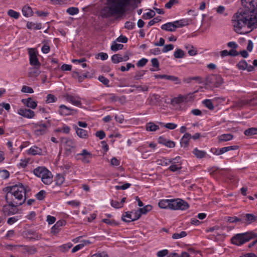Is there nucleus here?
<instances>
[{
  "label": "nucleus",
  "instance_id": "54",
  "mask_svg": "<svg viewBox=\"0 0 257 257\" xmlns=\"http://www.w3.org/2000/svg\"><path fill=\"white\" fill-rule=\"evenodd\" d=\"M237 146H228V147H223V148H222L220 149V151L222 153V154L228 152V151H231V150H236L237 149Z\"/></svg>",
  "mask_w": 257,
  "mask_h": 257
},
{
  "label": "nucleus",
  "instance_id": "1",
  "mask_svg": "<svg viewBox=\"0 0 257 257\" xmlns=\"http://www.w3.org/2000/svg\"><path fill=\"white\" fill-rule=\"evenodd\" d=\"M242 2H248L253 7L255 5L256 10L251 12L250 15L245 12H238L232 17L233 30L240 34L247 33L257 27V0H242Z\"/></svg>",
  "mask_w": 257,
  "mask_h": 257
},
{
  "label": "nucleus",
  "instance_id": "6",
  "mask_svg": "<svg viewBox=\"0 0 257 257\" xmlns=\"http://www.w3.org/2000/svg\"><path fill=\"white\" fill-rule=\"evenodd\" d=\"M6 201L8 204L4 205L3 207V211L4 213L7 215H11L16 214L18 212V209L17 207L21 204H17L15 201H12L8 197H6Z\"/></svg>",
  "mask_w": 257,
  "mask_h": 257
},
{
  "label": "nucleus",
  "instance_id": "3",
  "mask_svg": "<svg viewBox=\"0 0 257 257\" xmlns=\"http://www.w3.org/2000/svg\"><path fill=\"white\" fill-rule=\"evenodd\" d=\"M8 192L6 197L16 201L17 204H22L26 200V189L21 183L8 186L6 188Z\"/></svg>",
  "mask_w": 257,
  "mask_h": 257
},
{
  "label": "nucleus",
  "instance_id": "25",
  "mask_svg": "<svg viewBox=\"0 0 257 257\" xmlns=\"http://www.w3.org/2000/svg\"><path fill=\"white\" fill-rule=\"evenodd\" d=\"M208 232H212L214 235H220L222 233V229L218 226H215L208 229Z\"/></svg>",
  "mask_w": 257,
  "mask_h": 257
},
{
  "label": "nucleus",
  "instance_id": "23",
  "mask_svg": "<svg viewBox=\"0 0 257 257\" xmlns=\"http://www.w3.org/2000/svg\"><path fill=\"white\" fill-rule=\"evenodd\" d=\"M175 24H174V22L173 23H168L163 25L161 26V28L163 30L168 31H170V32L175 31L176 29L175 28Z\"/></svg>",
  "mask_w": 257,
  "mask_h": 257
},
{
  "label": "nucleus",
  "instance_id": "33",
  "mask_svg": "<svg viewBox=\"0 0 257 257\" xmlns=\"http://www.w3.org/2000/svg\"><path fill=\"white\" fill-rule=\"evenodd\" d=\"M40 71L39 70V68L35 67L30 69L29 75L30 77H37L40 74Z\"/></svg>",
  "mask_w": 257,
  "mask_h": 257
},
{
  "label": "nucleus",
  "instance_id": "48",
  "mask_svg": "<svg viewBox=\"0 0 257 257\" xmlns=\"http://www.w3.org/2000/svg\"><path fill=\"white\" fill-rule=\"evenodd\" d=\"M131 212L132 214L133 221L138 220L141 217V213L139 211V209L137 210H133Z\"/></svg>",
  "mask_w": 257,
  "mask_h": 257
},
{
  "label": "nucleus",
  "instance_id": "7",
  "mask_svg": "<svg viewBox=\"0 0 257 257\" xmlns=\"http://www.w3.org/2000/svg\"><path fill=\"white\" fill-rule=\"evenodd\" d=\"M48 127V124L39 122L32 124V128L34 134L36 136H41L47 133Z\"/></svg>",
  "mask_w": 257,
  "mask_h": 257
},
{
  "label": "nucleus",
  "instance_id": "9",
  "mask_svg": "<svg viewBox=\"0 0 257 257\" xmlns=\"http://www.w3.org/2000/svg\"><path fill=\"white\" fill-rule=\"evenodd\" d=\"M170 161L171 165L168 169L169 171L175 172L181 170L182 162L179 156H177L173 159H170Z\"/></svg>",
  "mask_w": 257,
  "mask_h": 257
},
{
  "label": "nucleus",
  "instance_id": "30",
  "mask_svg": "<svg viewBox=\"0 0 257 257\" xmlns=\"http://www.w3.org/2000/svg\"><path fill=\"white\" fill-rule=\"evenodd\" d=\"M160 100V96L158 94H154L152 95L150 99V103L152 105H156Z\"/></svg>",
  "mask_w": 257,
  "mask_h": 257
},
{
  "label": "nucleus",
  "instance_id": "39",
  "mask_svg": "<svg viewBox=\"0 0 257 257\" xmlns=\"http://www.w3.org/2000/svg\"><path fill=\"white\" fill-rule=\"evenodd\" d=\"M176 29L177 28H180L186 26L188 24L187 21L186 20H181L174 22Z\"/></svg>",
  "mask_w": 257,
  "mask_h": 257
},
{
  "label": "nucleus",
  "instance_id": "16",
  "mask_svg": "<svg viewBox=\"0 0 257 257\" xmlns=\"http://www.w3.org/2000/svg\"><path fill=\"white\" fill-rule=\"evenodd\" d=\"M172 199H161L159 201L158 203V205L160 208L165 209H170L172 210Z\"/></svg>",
  "mask_w": 257,
  "mask_h": 257
},
{
  "label": "nucleus",
  "instance_id": "20",
  "mask_svg": "<svg viewBox=\"0 0 257 257\" xmlns=\"http://www.w3.org/2000/svg\"><path fill=\"white\" fill-rule=\"evenodd\" d=\"M27 153L32 155H43V151L42 149L36 146H33L31 147L28 151Z\"/></svg>",
  "mask_w": 257,
  "mask_h": 257
},
{
  "label": "nucleus",
  "instance_id": "46",
  "mask_svg": "<svg viewBox=\"0 0 257 257\" xmlns=\"http://www.w3.org/2000/svg\"><path fill=\"white\" fill-rule=\"evenodd\" d=\"M70 131V127L66 124H63L62 127H59L57 130V132H61L66 134H69Z\"/></svg>",
  "mask_w": 257,
  "mask_h": 257
},
{
  "label": "nucleus",
  "instance_id": "52",
  "mask_svg": "<svg viewBox=\"0 0 257 257\" xmlns=\"http://www.w3.org/2000/svg\"><path fill=\"white\" fill-rule=\"evenodd\" d=\"M65 179L64 177L62 175L58 174L56 176L55 179L56 184L58 185H62L64 182Z\"/></svg>",
  "mask_w": 257,
  "mask_h": 257
},
{
  "label": "nucleus",
  "instance_id": "5",
  "mask_svg": "<svg viewBox=\"0 0 257 257\" xmlns=\"http://www.w3.org/2000/svg\"><path fill=\"white\" fill-rule=\"evenodd\" d=\"M34 174L41 178L42 181L45 184L49 185L52 182L51 172L44 167H38L33 170Z\"/></svg>",
  "mask_w": 257,
  "mask_h": 257
},
{
  "label": "nucleus",
  "instance_id": "28",
  "mask_svg": "<svg viewBox=\"0 0 257 257\" xmlns=\"http://www.w3.org/2000/svg\"><path fill=\"white\" fill-rule=\"evenodd\" d=\"M33 11L31 7L25 6L22 9L23 15L26 17H30L33 15Z\"/></svg>",
  "mask_w": 257,
  "mask_h": 257
},
{
  "label": "nucleus",
  "instance_id": "4",
  "mask_svg": "<svg viewBox=\"0 0 257 257\" xmlns=\"http://www.w3.org/2000/svg\"><path fill=\"white\" fill-rule=\"evenodd\" d=\"M256 236L257 234L252 231L237 233L231 237V241L233 244L241 246Z\"/></svg>",
  "mask_w": 257,
  "mask_h": 257
},
{
  "label": "nucleus",
  "instance_id": "35",
  "mask_svg": "<svg viewBox=\"0 0 257 257\" xmlns=\"http://www.w3.org/2000/svg\"><path fill=\"white\" fill-rule=\"evenodd\" d=\"M122 219L125 222H131L133 221L132 214L131 212H125L122 216Z\"/></svg>",
  "mask_w": 257,
  "mask_h": 257
},
{
  "label": "nucleus",
  "instance_id": "12",
  "mask_svg": "<svg viewBox=\"0 0 257 257\" xmlns=\"http://www.w3.org/2000/svg\"><path fill=\"white\" fill-rule=\"evenodd\" d=\"M76 109L61 104L59 107V113L61 115L67 116L73 115L76 113Z\"/></svg>",
  "mask_w": 257,
  "mask_h": 257
},
{
  "label": "nucleus",
  "instance_id": "61",
  "mask_svg": "<svg viewBox=\"0 0 257 257\" xmlns=\"http://www.w3.org/2000/svg\"><path fill=\"white\" fill-rule=\"evenodd\" d=\"M148 61V60L147 59L143 58L138 61L137 63V66L139 67H143L146 65Z\"/></svg>",
  "mask_w": 257,
  "mask_h": 257
},
{
  "label": "nucleus",
  "instance_id": "17",
  "mask_svg": "<svg viewBox=\"0 0 257 257\" xmlns=\"http://www.w3.org/2000/svg\"><path fill=\"white\" fill-rule=\"evenodd\" d=\"M155 77L156 79H166L172 81L174 82L176 84L181 83V80L178 77L175 76L168 75H155Z\"/></svg>",
  "mask_w": 257,
  "mask_h": 257
},
{
  "label": "nucleus",
  "instance_id": "62",
  "mask_svg": "<svg viewBox=\"0 0 257 257\" xmlns=\"http://www.w3.org/2000/svg\"><path fill=\"white\" fill-rule=\"evenodd\" d=\"M215 86L216 87H219L223 82L222 78L219 75L215 76Z\"/></svg>",
  "mask_w": 257,
  "mask_h": 257
},
{
  "label": "nucleus",
  "instance_id": "64",
  "mask_svg": "<svg viewBox=\"0 0 257 257\" xmlns=\"http://www.w3.org/2000/svg\"><path fill=\"white\" fill-rule=\"evenodd\" d=\"M91 257H108V255L106 252L102 251L93 254Z\"/></svg>",
  "mask_w": 257,
  "mask_h": 257
},
{
  "label": "nucleus",
  "instance_id": "24",
  "mask_svg": "<svg viewBox=\"0 0 257 257\" xmlns=\"http://www.w3.org/2000/svg\"><path fill=\"white\" fill-rule=\"evenodd\" d=\"M77 136L82 139H86L88 137L87 131L79 127L75 128Z\"/></svg>",
  "mask_w": 257,
  "mask_h": 257
},
{
  "label": "nucleus",
  "instance_id": "32",
  "mask_svg": "<svg viewBox=\"0 0 257 257\" xmlns=\"http://www.w3.org/2000/svg\"><path fill=\"white\" fill-rule=\"evenodd\" d=\"M257 220V216L252 214H246L245 215V221L248 223H251Z\"/></svg>",
  "mask_w": 257,
  "mask_h": 257
},
{
  "label": "nucleus",
  "instance_id": "59",
  "mask_svg": "<svg viewBox=\"0 0 257 257\" xmlns=\"http://www.w3.org/2000/svg\"><path fill=\"white\" fill-rule=\"evenodd\" d=\"M135 23L130 21L126 22L124 24V28L128 30H133L135 28Z\"/></svg>",
  "mask_w": 257,
  "mask_h": 257
},
{
  "label": "nucleus",
  "instance_id": "58",
  "mask_svg": "<svg viewBox=\"0 0 257 257\" xmlns=\"http://www.w3.org/2000/svg\"><path fill=\"white\" fill-rule=\"evenodd\" d=\"M216 12L219 14H223L226 16L227 14L225 13V8L223 6H219L216 8Z\"/></svg>",
  "mask_w": 257,
  "mask_h": 257
},
{
  "label": "nucleus",
  "instance_id": "40",
  "mask_svg": "<svg viewBox=\"0 0 257 257\" xmlns=\"http://www.w3.org/2000/svg\"><path fill=\"white\" fill-rule=\"evenodd\" d=\"M111 60L114 63H118L122 61V57L119 54H114L111 56Z\"/></svg>",
  "mask_w": 257,
  "mask_h": 257
},
{
  "label": "nucleus",
  "instance_id": "15",
  "mask_svg": "<svg viewBox=\"0 0 257 257\" xmlns=\"http://www.w3.org/2000/svg\"><path fill=\"white\" fill-rule=\"evenodd\" d=\"M18 113L21 116L29 119L34 118L35 116V112L30 109L21 108L18 110Z\"/></svg>",
  "mask_w": 257,
  "mask_h": 257
},
{
  "label": "nucleus",
  "instance_id": "51",
  "mask_svg": "<svg viewBox=\"0 0 257 257\" xmlns=\"http://www.w3.org/2000/svg\"><path fill=\"white\" fill-rule=\"evenodd\" d=\"M132 87L135 88L139 91H147L148 90V86L146 85H133Z\"/></svg>",
  "mask_w": 257,
  "mask_h": 257
},
{
  "label": "nucleus",
  "instance_id": "18",
  "mask_svg": "<svg viewBox=\"0 0 257 257\" xmlns=\"http://www.w3.org/2000/svg\"><path fill=\"white\" fill-rule=\"evenodd\" d=\"M237 67L239 70H247L248 72L252 71L254 70L253 67L251 65H248L245 60L239 61L237 64Z\"/></svg>",
  "mask_w": 257,
  "mask_h": 257
},
{
  "label": "nucleus",
  "instance_id": "38",
  "mask_svg": "<svg viewBox=\"0 0 257 257\" xmlns=\"http://www.w3.org/2000/svg\"><path fill=\"white\" fill-rule=\"evenodd\" d=\"M233 136L230 134H223L219 137V139L221 141H228L232 140Z\"/></svg>",
  "mask_w": 257,
  "mask_h": 257
},
{
  "label": "nucleus",
  "instance_id": "10",
  "mask_svg": "<svg viewBox=\"0 0 257 257\" xmlns=\"http://www.w3.org/2000/svg\"><path fill=\"white\" fill-rule=\"evenodd\" d=\"M29 54L30 57V64L34 67L40 68L41 64L37 58V54L35 50L32 48L30 49Z\"/></svg>",
  "mask_w": 257,
  "mask_h": 257
},
{
  "label": "nucleus",
  "instance_id": "42",
  "mask_svg": "<svg viewBox=\"0 0 257 257\" xmlns=\"http://www.w3.org/2000/svg\"><path fill=\"white\" fill-rule=\"evenodd\" d=\"M187 235L186 231H182L180 233H175L172 235V238L174 239H178L185 237Z\"/></svg>",
  "mask_w": 257,
  "mask_h": 257
},
{
  "label": "nucleus",
  "instance_id": "41",
  "mask_svg": "<svg viewBox=\"0 0 257 257\" xmlns=\"http://www.w3.org/2000/svg\"><path fill=\"white\" fill-rule=\"evenodd\" d=\"M123 45L120 44H117L115 42H113L111 46V50L113 51H117L119 50H121L123 48Z\"/></svg>",
  "mask_w": 257,
  "mask_h": 257
},
{
  "label": "nucleus",
  "instance_id": "22",
  "mask_svg": "<svg viewBox=\"0 0 257 257\" xmlns=\"http://www.w3.org/2000/svg\"><path fill=\"white\" fill-rule=\"evenodd\" d=\"M191 138V135L189 133H185L180 141V144L182 147L186 148L188 146L189 141Z\"/></svg>",
  "mask_w": 257,
  "mask_h": 257
},
{
  "label": "nucleus",
  "instance_id": "47",
  "mask_svg": "<svg viewBox=\"0 0 257 257\" xmlns=\"http://www.w3.org/2000/svg\"><path fill=\"white\" fill-rule=\"evenodd\" d=\"M152 209V207L151 205H147L145 206V207L140 208L139 209V211L141 213V215L142 214H145L149 211H151Z\"/></svg>",
  "mask_w": 257,
  "mask_h": 257
},
{
  "label": "nucleus",
  "instance_id": "55",
  "mask_svg": "<svg viewBox=\"0 0 257 257\" xmlns=\"http://www.w3.org/2000/svg\"><path fill=\"white\" fill-rule=\"evenodd\" d=\"M57 99V97L54 95L49 94L47 96L46 101L47 103H50L56 101Z\"/></svg>",
  "mask_w": 257,
  "mask_h": 257
},
{
  "label": "nucleus",
  "instance_id": "19",
  "mask_svg": "<svg viewBox=\"0 0 257 257\" xmlns=\"http://www.w3.org/2000/svg\"><path fill=\"white\" fill-rule=\"evenodd\" d=\"M22 102L28 107L33 109H35L37 106V102L33 100L31 97H29L27 99H23Z\"/></svg>",
  "mask_w": 257,
  "mask_h": 257
},
{
  "label": "nucleus",
  "instance_id": "21",
  "mask_svg": "<svg viewBox=\"0 0 257 257\" xmlns=\"http://www.w3.org/2000/svg\"><path fill=\"white\" fill-rule=\"evenodd\" d=\"M158 142L170 148H173L175 146V144L173 141L168 140L163 137H160L159 138Z\"/></svg>",
  "mask_w": 257,
  "mask_h": 257
},
{
  "label": "nucleus",
  "instance_id": "14",
  "mask_svg": "<svg viewBox=\"0 0 257 257\" xmlns=\"http://www.w3.org/2000/svg\"><path fill=\"white\" fill-rule=\"evenodd\" d=\"M76 157L78 159H80L83 163H88L92 158V155L86 149H83L80 153L76 155Z\"/></svg>",
  "mask_w": 257,
  "mask_h": 257
},
{
  "label": "nucleus",
  "instance_id": "60",
  "mask_svg": "<svg viewBox=\"0 0 257 257\" xmlns=\"http://www.w3.org/2000/svg\"><path fill=\"white\" fill-rule=\"evenodd\" d=\"M98 80L106 86H109V80L103 76H100L98 78Z\"/></svg>",
  "mask_w": 257,
  "mask_h": 257
},
{
  "label": "nucleus",
  "instance_id": "37",
  "mask_svg": "<svg viewBox=\"0 0 257 257\" xmlns=\"http://www.w3.org/2000/svg\"><path fill=\"white\" fill-rule=\"evenodd\" d=\"M184 55V51L180 49H177L174 52V56L175 58H182Z\"/></svg>",
  "mask_w": 257,
  "mask_h": 257
},
{
  "label": "nucleus",
  "instance_id": "8",
  "mask_svg": "<svg viewBox=\"0 0 257 257\" xmlns=\"http://www.w3.org/2000/svg\"><path fill=\"white\" fill-rule=\"evenodd\" d=\"M189 207V205L188 203L181 199L177 198L173 199L172 208L173 210H185Z\"/></svg>",
  "mask_w": 257,
  "mask_h": 257
},
{
  "label": "nucleus",
  "instance_id": "53",
  "mask_svg": "<svg viewBox=\"0 0 257 257\" xmlns=\"http://www.w3.org/2000/svg\"><path fill=\"white\" fill-rule=\"evenodd\" d=\"M160 124L164 127L168 128L169 130H174L176 128L177 126V125L174 123H167L166 124H164L163 123L161 122Z\"/></svg>",
  "mask_w": 257,
  "mask_h": 257
},
{
  "label": "nucleus",
  "instance_id": "57",
  "mask_svg": "<svg viewBox=\"0 0 257 257\" xmlns=\"http://www.w3.org/2000/svg\"><path fill=\"white\" fill-rule=\"evenodd\" d=\"M179 3V0H169L165 5V7L167 9H171L174 5L177 4Z\"/></svg>",
  "mask_w": 257,
  "mask_h": 257
},
{
  "label": "nucleus",
  "instance_id": "11",
  "mask_svg": "<svg viewBox=\"0 0 257 257\" xmlns=\"http://www.w3.org/2000/svg\"><path fill=\"white\" fill-rule=\"evenodd\" d=\"M64 148L67 154L72 152V150L76 147V144L74 141L69 138H64L62 140Z\"/></svg>",
  "mask_w": 257,
  "mask_h": 257
},
{
  "label": "nucleus",
  "instance_id": "29",
  "mask_svg": "<svg viewBox=\"0 0 257 257\" xmlns=\"http://www.w3.org/2000/svg\"><path fill=\"white\" fill-rule=\"evenodd\" d=\"M27 27L30 30H40L42 26L40 23H34L33 22H28Z\"/></svg>",
  "mask_w": 257,
  "mask_h": 257
},
{
  "label": "nucleus",
  "instance_id": "56",
  "mask_svg": "<svg viewBox=\"0 0 257 257\" xmlns=\"http://www.w3.org/2000/svg\"><path fill=\"white\" fill-rule=\"evenodd\" d=\"M111 206L116 209L122 208L121 204L117 200H111L110 202Z\"/></svg>",
  "mask_w": 257,
  "mask_h": 257
},
{
  "label": "nucleus",
  "instance_id": "45",
  "mask_svg": "<svg viewBox=\"0 0 257 257\" xmlns=\"http://www.w3.org/2000/svg\"><path fill=\"white\" fill-rule=\"evenodd\" d=\"M155 16V13L153 10H149V12L144 13L143 15V18L144 19H150Z\"/></svg>",
  "mask_w": 257,
  "mask_h": 257
},
{
  "label": "nucleus",
  "instance_id": "13",
  "mask_svg": "<svg viewBox=\"0 0 257 257\" xmlns=\"http://www.w3.org/2000/svg\"><path fill=\"white\" fill-rule=\"evenodd\" d=\"M64 97L66 101L75 106L80 107L82 104L81 98L77 95L66 94Z\"/></svg>",
  "mask_w": 257,
  "mask_h": 257
},
{
  "label": "nucleus",
  "instance_id": "63",
  "mask_svg": "<svg viewBox=\"0 0 257 257\" xmlns=\"http://www.w3.org/2000/svg\"><path fill=\"white\" fill-rule=\"evenodd\" d=\"M169 253V251L167 249H162L159 250L157 253L158 257H164L167 255Z\"/></svg>",
  "mask_w": 257,
  "mask_h": 257
},
{
  "label": "nucleus",
  "instance_id": "36",
  "mask_svg": "<svg viewBox=\"0 0 257 257\" xmlns=\"http://www.w3.org/2000/svg\"><path fill=\"white\" fill-rule=\"evenodd\" d=\"M244 134L247 136H251L252 135H257V128L255 127L249 128L245 131Z\"/></svg>",
  "mask_w": 257,
  "mask_h": 257
},
{
  "label": "nucleus",
  "instance_id": "44",
  "mask_svg": "<svg viewBox=\"0 0 257 257\" xmlns=\"http://www.w3.org/2000/svg\"><path fill=\"white\" fill-rule=\"evenodd\" d=\"M8 15L13 18H15L16 19H18L20 16V14L19 13L13 10H9L8 11Z\"/></svg>",
  "mask_w": 257,
  "mask_h": 257
},
{
  "label": "nucleus",
  "instance_id": "2",
  "mask_svg": "<svg viewBox=\"0 0 257 257\" xmlns=\"http://www.w3.org/2000/svg\"><path fill=\"white\" fill-rule=\"evenodd\" d=\"M141 0H105L104 6L100 11L103 18L122 16L130 8L137 7Z\"/></svg>",
  "mask_w": 257,
  "mask_h": 257
},
{
  "label": "nucleus",
  "instance_id": "50",
  "mask_svg": "<svg viewBox=\"0 0 257 257\" xmlns=\"http://www.w3.org/2000/svg\"><path fill=\"white\" fill-rule=\"evenodd\" d=\"M66 12L70 15H75L79 13V9L76 7H70L67 9Z\"/></svg>",
  "mask_w": 257,
  "mask_h": 257
},
{
  "label": "nucleus",
  "instance_id": "31",
  "mask_svg": "<svg viewBox=\"0 0 257 257\" xmlns=\"http://www.w3.org/2000/svg\"><path fill=\"white\" fill-rule=\"evenodd\" d=\"M157 164L159 165L162 166H167L170 164V159L167 158H162L160 159H158L156 161Z\"/></svg>",
  "mask_w": 257,
  "mask_h": 257
},
{
  "label": "nucleus",
  "instance_id": "26",
  "mask_svg": "<svg viewBox=\"0 0 257 257\" xmlns=\"http://www.w3.org/2000/svg\"><path fill=\"white\" fill-rule=\"evenodd\" d=\"M192 153L198 159L204 158L207 154L205 151L198 150L197 148L194 149Z\"/></svg>",
  "mask_w": 257,
  "mask_h": 257
},
{
  "label": "nucleus",
  "instance_id": "43",
  "mask_svg": "<svg viewBox=\"0 0 257 257\" xmlns=\"http://www.w3.org/2000/svg\"><path fill=\"white\" fill-rule=\"evenodd\" d=\"M187 98V96L180 95L178 97L174 98V101L177 104H179L185 101Z\"/></svg>",
  "mask_w": 257,
  "mask_h": 257
},
{
  "label": "nucleus",
  "instance_id": "49",
  "mask_svg": "<svg viewBox=\"0 0 257 257\" xmlns=\"http://www.w3.org/2000/svg\"><path fill=\"white\" fill-rule=\"evenodd\" d=\"M203 104L210 110H212L214 108V105L212 103V101L210 99H205L203 101Z\"/></svg>",
  "mask_w": 257,
  "mask_h": 257
},
{
  "label": "nucleus",
  "instance_id": "27",
  "mask_svg": "<svg viewBox=\"0 0 257 257\" xmlns=\"http://www.w3.org/2000/svg\"><path fill=\"white\" fill-rule=\"evenodd\" d=\"M146 128L147 131L155 132L159 129L158 125L153 122H150L146 124Z\"/></svg>",
  "mask_w": 257,
  "mask_h": 257
},
{
  "label": "nucleus",
  "instance_id": "34",
  "mask_svg": "<svg viewBox=\"0 0 257 257\" xmlns=\"http://www.w3.org/2000/svg\"><path fill=\"white\" fill-rule=\"evenodd\" d=\"M185 48L188 50V53L190 56H195L197 54V50L191 45H186Z\"/></svg>",
  "mask_w": 257,
  "mask_h": 257
}]
</instances>
